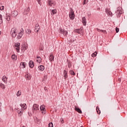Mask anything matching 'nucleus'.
Here are the masks:
<instances>
[{
  "mask_svg": "<svg viewBox=\"0 0 127 127\" xmlns=\"http://www.w3.org/2000/svg\"><path fill=\"white\" fill-rule=\"evenodd\" d=\"M20 106H21V109L17 108V113L18 114V115L19 117H21L22 116V114H23L24 111L27 108V106H26V104H20Z\"/></svg>",
  "mask_w": 127,
  "mask_h": 127,
  "instance_id": "nucleus-1",
  "label": "nucleus"
},
{
  "mask_svg": "<svg viewBox=\"0 0 127 127\" xmlns=\"http://www.w3.org/2000/svg\"><path fill=\"white\" fill-rule=\"evenodd\" d=\"M10 34L11 37L15 38L16 37V35H17V30L15 28H12L10 31Z\"/></svg>",
  "mask_w": 127,
  "mask_h": 127,
  "instance_id": "nucleus-2",
  "label": "nucleus"
},
{
  "mask_svg": "<svg viewBox=\"0 0 127 127\" xmlns=\"http://www.w3.org/2000/svg\"><path fill=\"white\" fill-rule=\"evenodd\" d=\"M69 17L70 19H71V20H73L75 19V13H74V11L72 8L70 9V11L69 13Z\"/></svg>",
  "mask_w": 127,
  "mask_h": 127,
  "instance_id": "nucleus-3",
  "label": "nucleus"
},
{
  "mask_svg": "<svg viewBox=\"0 0 127 127\" xmlns=\"http://www.w3.org/2000/svg\"><path fill=\"white\" fill-rule=\"evenodd\" d=\"M32 111L33 112L35 111H39V105L36 104H34L32 107Z\"/></svg>",
  "mask_w": 127,
  "mask_h": 127,
  "instance_id": "nucleus-4",
  "label": "nucleus"
},
{
  "mask_svg": "<svg viewBox=\"0 0 127 127\" xmlns=\"http://www.w3.org/2000/svg\"><path fill=\"white\" fill-rule=\"evenodd\" d=\"M60 33L61 34H63L64 36H66L67 34H68V32L67 31H65V30L61 29L59 31Z\"/></svg>",
  "mask_w": 127,
  "mask_h": 127,
  "instance_id": "nucleus-5",
  "label": "nucleus"
},
{
  "mask_svg": "<svg viewBox=\"0 0 127 127\" xmlns=\"http://www.w3.org/2000/svg\"><path fill=\"white\" fill-rule=\"evenodd\" d=\"M116 14L117 15V17H120L121 15L122 14V11L121 8L118 9V10L116 12Z\"/></svg>",
  "mask_w": 127,
  "mask_h": 127,
  "instance_id": "nucleus-6",
  "label": "nucleus"
},
{
  "mask_svg": "<svg viewBox=\"0 0 127 127\" xmlns=\"http://www.w3.org/2000/svg\"><path fill=\"white\" fill-rule=\"evenodd\" d=\"M39 30H40V27L39 24H37L35 26V32H37V34H38Z\"/></svg>",
  "mask_w": 127,
  "mask_h": 127,
  "instance_id": "nucleus-7",
  "label": "nucleus"
},
{
  "mask_svg": "<svg viewBox=\"0 0 127 127\" xmlns=\"http://www.w3.org/2000/svg\"><path fill=\"white\" fill-rule=\"evenodd\" d=\"M40 111H42V114L43 115H44L45 114V106L44 105H41L40 107Z\"/></svg>",
  "mask_w": 127,
  "mask_h": 127,
  "instance_id": "nucleus-8",
  "label": "nucleus"
},
{
  "mask_svg": "<svg viewBox=\"0 0 127 127\" xmlns=\"http://www.w3.org/2000/svg\"><path fill=\"white\" fill-rule=\"evenodd\" d=\"M82 23H83V25L84 26H86V25H87V19H86L85 17H82Z\"/></svg>",
  "mask_w": 127,
  "mask_h": 127,
  "instance_id": "nucleus-9",
  "label": "nucleus"
},
{
  "mask_svg": "<svg viewBox=\"0 0 127 127\" xmlns=\"http://www.w3.org/2000/svg\"><path fill=\"white\" fill-rule=\"evenodd\" d=\"M82 30H83V29H82V28H80L79 29H74V32H76L78 34H81V32H82Z\"/></svg>",
  "mask_w": 127,
  "mask_h": 127,
  "instance_id": "nucleus-10",
  "label": "nucleus"
},
{
  "mask_svg": "<svg viewBox=\"0 0 127 127\" xmlns=\"http://www.w3.org/2000/svg\"><path fill=\"white\" fill-rule=\"evenodd\" d=\"M49 59L50 62H53L54 61V56H53V54H51Z\"/></svg>",
  "mask_w": 127,
  "mask_h": 127,
  "instance_id": "nucleus-11",
  "label": "nucleus"
},
{
  "mask_svg": "<svg viewBox=\"0 0 127 127\" xmlns=\"http://www.w3.org/2000/svg\"><path fill=\"white\" fill-rule=\"evenodd\" d=\"M18 14V12L17 11H13L12 12V16L13 17H16V16H17V15Z\"/></svg>",
  "mask_w": 127,
  "mask_h": 127,
  "instance_id": "nucleus-12",
  "label": "nucleus"
},
{
  "mask_svg": "<svg viewBox=\"0 0 127 127\" xmlns=\"http://www.w3.org/2000/svg\"><path fill=\"white\" fill-rule=\"evenodd\" d=\"M29 66L30 68H33L34 67V63H33V61H30L29 62Z\"/></svg>",
  "mask_w": 127,
  "mask_h": 127,
  "instance_id": "nucleus-13",
  "label": "nucleus"
},
{
  "mask_svg": "<svg viewBox=\"0 0 127 127\" xmlns=\"http://www.w3.org/2000/svg\"><path fill=\"white\" fill-rule=\"evenodd\" d=\"M74 110L77 112V113H79V114H82V110H81L79 107L75 106Z\"/></svg>",
  "mask_w": 127,
  "mask_h": 127,
  "instance_id": "nucleus-14",
  "label": "nucleus"
},
{
  "mask_svg": "<svg viewBox=\"0 0 127 127\" xmlns=\"http://www.w3.org/2000/svg\"><path fill=\"white\" fill-rule=\"evenodd\" d=\"M26 65V63L21 62L20 64V67L22 68H25V65Z\"/></svg>",
  "mask_w": 127,
  "mask_h": 127,
  "instance_id": "nucleus-15",
  "label": "nucleus"
},
{
  "mask_svg": "<svg viewBox=\"0 0 127 127\" xmlns=\"http://www.w3.org/2000/svg\"><path fill=\"white\" fill-rule=\"evenodd\" d=\"M48 3L50 6H52V5H55L54 1L51 0H48Z\"/></svg>",
  "mask_w": 127,
  "mask_h": 127,
  "instance_id": "nucleus-16",
  "label": "nucleus"
},
{
  "mask_svg": "<svg viewBox=\"0 0 127 127\" xmlns=\"http://www.w3.org/2000/svg\"><path fill=\"white\" fill-rule=\"evenodd\" d=\"M2 80L3 82H4L5 83H7V78H6V76H5V75L2 76Z\"/></svg>",
  "mask_w": 127,
  "mask_h": 127,
  "instance_id": "nucleus-17",
  "label": "nucleus"
},
{
  "mask_svg": "<svg viewBox=\"0 0 127 127\" xmlns=\"http://www.w3.org/2000/svg\"><path fill=\"white\" fill-rule=\"evenodd\" d=\"M24 34L23 33L20 32L18 33V35L17 36V38L18 39H20L21 37H22V36Z\"/></svg>",
  "mask_w": 127,
  "mask_h": 127,
  "instance_id": "nucleus-18",
  "label": "nucleus"
},
{
  "mask_svg": "<svg viewBox=\"0 0 127 127\" xmlns=\"http://www.w3.org/2000/svg\"><path fill=\"white\" fill-rule=\"evenodd\" d=\"M38 69L40 71H44L45 67L43 65H40L38 66Z\"/></svg>",
  "mask_w": 127,
  "mask_h": 127,
  "instance_id": "nucleus-19",
  "label": "nucleus"
},
{
  "mask_svg": "<svg viewBox=\"0 0 127 127\" xmlns=\"http://www.w3.org/2000/svg\"><path fill=\"white\" fill-rule=\"evenodd\" d=\"M51 13L52 15H54V14H56V13H57V10L56 9H53Z\"/></svg>",
  "mask_w": 127,
  "mask_h": 127,
  "instance_id": "nucleus-20",
  "label": "nucleus"
},
{
  "mask_svg": "<svg viewBox=\"0 0 127 127\" xmlns=\"http://www.w3.org/2000/svg\"><path fill=\"white\" fill-rule=\"evenodd\" d=\"M25 77L26 79V80H30L31 79V75L26 74L25 75Z\"/></svg>",
  "mask_w": 127,
  "mask_h": 127,
  "instance_id": "nucleus-21",
  "label": "nucleus"
},
{
  "mask_svg": "<svg viewBox=\"0 0 127 127\" xmlns=\"http://www.w3.org/2000/svg\"><path fill=\"white\" fill-rule=\"evenodd\" d=\"M37 62H38V63H41L42 60L41 58L39 56H37Z\"/></svg>",
  "mask_w": 127,
  "mask_h": 127,
  "instance_id": "nucleus-22",
  "label": "nucleus"
},
{
  "mask_svg": "<svg viewBox=\"0 0 127 127\" xmlns=\"http://www.w3.org/2000/svg\"><path fill=\"white\" fill-rule=\"evenodd\" d=\"M25 32L27 34H30V33H31V30H30V29H27L25 30Z\"/></svg>",
  "mask_w": 127,
  "mask_h": 127,
  "instance_id": "nucleus-23",
  "label": "nucleus"
},
{
  "mask_svg": "<svg viewBox=\"0 0 127 127\" xmlns=\"http://www.w3.org/2000/svg\"><path fill=\"white\" fill-rule=\"evenodd\" d=\"M96 111H97V114H98V115H100V114H101V111H100V108H99V106H97L96 107Z\"/></svg>",
  "mask_w": 127,
  "mask_h": 127,
  "instance_id": "nucleus-24",
  "label": "nucleus"
},
{
  "mask_svg": "<svg viewBox=\"0 0 127 127\" xmlns=\"http://www.w3.org/2000/svg\"><path fill=\"white\" fill-rule=\"evenodd\" d=\"M0 88H1V89H5V86L4 85V84L2 83H0Z\"/></svg>",
  "mask_w": 127,
  "mask_h": 127,
  "instance_id": "nucleus-25",
  "label": "nucleus"
},
{
  "mask_svg": "<svg viewBox=\"0 0 127 127\" xmlns=\"http://www.w3.org/2000/svg\"><path fill=\"white\" fill-rule=\"evenodd\" d=\"M0 24H2V15L0 14Z\"/></svg>",
  "mask_w": 127,
  "mask_h": 127,
  "instance_id": "nucleus-26",
  "label": "nucleus"
},
{
  "mask_svg": "<svg viewBox=\"0 0 127 127\" xmlns=\"http://www.w3.org/2000/svg\"><path fill=\"white\" fill-rule=\"evenodd\" d=\"M97 31H98V32H103V33H105V32H106L105 30H100L98 28L97 29Z\"/></svg>",
  "mask_w": 127,
  "mask_h": 127,
  "instance_id": "nucleus-27",
  "label": "nucleus"
},
{
  "mask_svg": "<svg viewBox=\"0 0 127 127\" xmlns=\"http://www.w3.org/2000/svg\"><path fill=\"white\" fill-rule=\"evenodd\" d=\"M6 20H7V21H9V20H10V16L6 14V17L5 18Z\"/></svg>",
  "mask_w": 127,
  "mask_h": 127,
  "instance_id": "nucleus-28",
  "label": "nucleus"
},
{
  "mask_svg": "<svg viewBox=\"0 0 127 127\" xmlns=\"http://www.w3.org/2000/svg\"><path fill=\"white\" fill-rule=\"evenodd\" d=\"M20 95H21V91H18L17 93H16V96L17 97H19L20 96Z\"/></svg>",
  "mask_w": 127,
  "mask_h": 127,
  "instance_id": "nucleus-29",
  "label": "nucleus"
},
{
  "mask_svg": "<svg viewBox=\"0 0 127 127\" xmlns=\"http://www.w3.org/2000/svg\"><path fill=\"white\" fill-rule=\"evenodd\" d=\"M88 3V0H83V2L82 3V4L84 5L85 4H87Z\"/></svg>",
  "mask_w": 127,
  "mask_h": 127,
  "instance_id": "nucleus-30",
  "label": "nucleus"
},
{
  "mask_svg": "<svg viewBox=\"0 0 127 127\" xmlns=\"http://www.w3.org/2000/svg\"><path fill=\"white\" fill-rule=\"evenodd\" d=\"M15 47H20V43H16L15 44Z\"/></svg>",
  "mask_w": 127,
  "mask_h": 127,
  "instance_id": "nucleus-31",
  "label": "nucleus"
},
{
  "mask_svg": "<svg viewBox=\"0 0 127 127\" xmlns=\"http://www.w3.org/2000/svg\"><path fill=\"white\" fill-rule=\"evenodd\" d=\"M97 53H96V52H94L92 54V57H96L97 56Z\"/></svg>",
  "mask_w": 127,
  "mask_h": 127,
  "instance_id": "nucleus-32",
  "label": "nucleus"
},
{
  "mask_svg": "<svg viewBox=\"0 0 127 127\" xmlns=\"http://www.w3.org/2000/svg\"><path fill=\"white\" fill-rule=\"evenodd\" d=\"M16 57V56H15V55H13L11 56V58H12V59H13V60H15Z\"/></svg>",
  "mask_w": 127,
  "mask_h": 127,
  "instance_id": "nucleus-33",
  "label": "nucleus"
},
{
  "mask_svg": "<svg viewBox=\"0 0 127 127\" xmlns=\"http://www.w3.org/2000/svg\"><path fill=\"white\" fill-rule=\"evenodd\" d=\"M69 72H70L71 75H73L74 76V75H76V73H75L74 71H73V70H70Z\"/></svg>",
  "mask_w": 127,
  "mask_h": 127,
  "instance_id": "nucleus-34",
  "label": "nucleus"
},
{
  "mask_svg": "<svg viewBox=\"0 0 127 127\" xmlns=\"http://www.w3.org/2000/svg\"><path fill=\"white\" fill-rule=\"evenodd\" d=\"M48 127H53V123H50L49 124Z\"/></svg>",
  "mask_w": 127,
  "mask_h": 127,
  "instance_id": "nucleus-35",
  "label": "nucleus"
},
{
  "mask_svg": "<svg viewBox=\"0 0 127 127\" xmlns=\"http://www.w3.org/2000/svg\"><path fill=\"white\" fill-rule=\"evenodd\" d=\"M67 64L68 68H71V66H72V64H71V63L68 62Z\"/></svg>",
  "mask_w": 127,
  "mask_h": 127,
  "instance_id": "nucleus-36",
  "label": "nucleus"
},
{
  "mask_svg": "<svg viewBox=\"0 0 127 127\" xmlns=\"http://www.w3.org/2000/svg\"><path fill=\"white\" fill-rule=\"evenodd\" d=\"M68 74V71H66V70H64V75H67Z\"/></svg>",
  "mask_w": 127,
  "mask_h": 127,
  "instance_id": "nucleus-37",
  "label": "nucleus"
},
{
  "mask_svg": "<svg viewBox=\"0 0 127 127\" xmlns=\"http://www.w3.org/2000/svg\"><path fill=\"white\" fill-rule=\"evenodd\" d=\"M19 47H17L16 48V50L17 51V52H18V53H19Z\"/></svg>",
  "mask_w": 127,
  "mask_h": 127,
  "instance_id": "nucleus-38",
  "label": "nucleus"
},
{
  "mask_svg": "<svg viewBox=\"0 0 127 127\" xmlns=\"http://www.w3.org/2000/svg\"><path fill=\"white\" fill-rule=\"evenodd\" d=\"M116 33H118V32H119V31H120V29L118 27H116Z\"/></svg>",
  "mask_w": 127,
  "mask_h": 127,
  "instance_id": "nucleus-39",
  "label": "nucleus"
},
{
  "mask_svg": "<svg viewBox=\"0 0 127 127\" xmlns=\"http://www.w3.org/2000/svg\"><path fill=\"white\" fill-rule=\"evenodd\" d=\"M23 50H24V51H25V50H27V46H24L23 47Z\"/></svg>",
  "mask_w": 127,
  "mask_h": 127,
  "instance_id": "nucleus-40",
  "label": "nucleus"
},
{
  "mask_svg": "<svg viewBox=\"0 0 127 127\" xmlns=\"http://www.w3.org/2000/svg\"><path fill=\"white\" fill-rule=\"evenodd\" d=\"M67 77H68L67 74H64V80H66V79H67Z\"/></svg>",
  "mask_w": 127,
  "mask_h": 127,
  "instance_id": "nucleus-41",
  "label": "nucleus"
},
{
  "mask_svg": "<svg viewBox=\"0 0 127 127\" xmlns=\"http://www.w3.org/2000/svg\"><path fill=\"white\" fill-rule=\"evenodd\" d=\"M39 50L42 51L43 50V46H41L39 48Z\"/></svg>",
  "mask_w": 127,
  "mask_h": 127,
  "instance_id": "nucleus-42",
  "label": "nucleus"
},
{
  "mask_svg": "<svg viewBox=\"0 0 127 127\" xmlns=\"http://www.w3.org/2000/svg\"><path fill=\"white\" fill-rule=\"evenodd\" d=\"M3 9H4V6H2L1 7H0V10H3Z\"/></svg>",
  "mask_w": 127,
  "mask_h": 127,
  "instance_id": "nucleus-43",
  "label": "nucleus"
},
{
  "mask_svg": "<svg viewBox=\"0 0 127 127\" xmlns=\"http://www.w3.org/2000/svg\"><path fill=\"white\" fill-rule=\"evenodd\" d=\"M20 32L22 33H24V30H23V28L21 29Z\"/></svg>",
  "mask_w": 127,
  "mask_h": 127,
  "instance_id": "nucleus-44",
  "label": "nucleus"
},
{
  "mask_svg": "<svg viewBox=\"0 0 127 127\" xmlns=\"http://www.w3.org/2000/svg\"><path fill=\"white\" fill-rule=\"evenodd\" d=\"M29 10H30V8H29V7H28L27 8L26 11H27V12H29Z\"/></svg>",
  "mask_w": 127,
  "mask_h": 127,
  "instance_id": "nucleus-45",
  "label": "nucleus"
},
{
  "mask_svg": "<svg viewBox=\"0 0 127 127\" xmlns=\"http://www.w3.org/2000/svg\"><path fill=\"white\" fill-rule=\"evenodd\" d=\"M41 0H37V1H38V3H39V4H41Z\"/></svg>",
  "mask_w": 127,
  "mask_h": 127,
  "instance_id": "nucleus-46",
  "label": "nucleus"
},
{
  "mask_svg": "<svg viewBox=\"0 0 127 127\" xmlns=\"http://www.w3.org/2000/svg\"><path fill=\"white\" fill-rule=\"evenodd\" d=\"M28 12H27V11H25L24 12V14H28Z\"/></svg>",
  "mask_w": 127,
  "mask_h": 127,
  "instance_id": "nucleus-47",
  "label": "nucleus"
},
{
  "mask_svg": "<svg viewBox=\"0 0 127 127\" xmlns=\"http://www.w3.org/2000/svg\"><path fill=\"white\" fill-rule=\"evenodd\" d=\"M109 14H110V15H111V16H113V13H112V12H109Z\"/></svg>",
  "mask_w": 127,
  "mask_h": 127,
  "instance_id": "nucleus-48",
  "label": "nucleus"
},
{
  "mask_svg": "<svg viewBox=\"0 0 127 127\" xmlns=\"http://www.w3.org/2000/svg\"><path fill=\"white\" fill-rule=\"evenodd\" d=\"M37 122H38V124H40V121L39 120L37 119Z\"/></svg>",
  "mask_w": 127,
  "mask_h": 127,
  "instance_id": "nucleus-49",
  "label": "nucleus"
},
{
  "mask_svg": "<svg viewBox=\"0 0 127 127\" xmlns=\"http://www.w3.org/2000/svg\"><path fill=\"white\" fill-rule=\"evenodd\" d=\"M45 91H47V88L46 87H44Z\"/></svg>",
  "mask_w": 127,
  "mask_h": 127,
  "instance_id": "nucleus-50",
  "label": "nucleus"
},
{
  "mask_svg": "<svg viewBox=\"0 0 127 127\" xmlns=\"http://www.w3.org/2000/svg\"><path fill=\"white\" fill-rule=\"evenodd\" d=\"M64 123V121L63 120H62V124H63Z\"/></svg>",
  "mask_w": 127,
  "mask_h": 127,
  "instance_id": "nucleus-51",
  "label": "nucleus"
},
{
  "mask_svg": "<svg viewBox=\"0 0 127 127\" xmlns=\"http://www.w3.org/2000/svg\"><path fill=\"white\" fill-rule=\"evenodd\" d=\"M119 81H120V82H121V79L120 78L119 79Z\"/></svg>",
  "mask_w": 127,
  "mask_h": 127,
  "instance_id": "nucleus-52",
  "label": "nucleus"
},
{
  "mask_svg": "<svg viewBox=\"0 0 127 127\" xmlns=\"http://www.w3.org/2000/svg\"><path fill=\"white\" fill-rule=\"evenodd\" d=\"M0 34H1V33L0 32Z\"/></svg>",
  "mask_w": 127,
  "mask_h": 127,
  "instance_id": "nucleus-53",
  "label": "nucleus"
},
{
  "mask_svg": "<svg viewBox=\"0 0 127 127\" xmlns=\"http://www.w3.org/2000/svg\"><path fill=\"white\" fill-rule=\"evenodd\" d=\"M25 127V126H23V127Z\"/></svg>",
  "mask_w": 127,
  "mask_h": 127,
  "instance_id": "nucleus-54",
  "label": "nucleus"
},
{
  "mask_svg": "<svg viewBox=\"0 0 127 127\" xmlns=\"http://www.w3.org/2000/svg\"><path fill=\"white\" fill-rule=\"evenodd\" d=\"M101 0V1H102V0Z\"/></svg>",
  "mask_w": 127,
  "mask_h": 127,
  "instance_id": "nucleus-55",
  "label": "nucleus"
}]
</instances>
